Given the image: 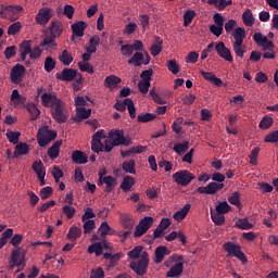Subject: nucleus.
Here are the masks:
<instances>
[{
    "label": "nucleus",
    "instance_id": "nucleus-57",
    "mask_svg": "<svg viewBox=\"0 0 278 278\" xmlns=\"http://www.w3.org/2000/svg\"><path fill=\"white\" fill-rule=\"evenodd\" d=\"M78 68L83 73H89V75H92V73H94V67H92V64H90V63L79 62Z\"/></svg>",
    "mask_w": 278,
    "mask_h": 278
},
{
    "label": "nucleus",
    "instance_id": "nucleus-45",
    "mask_svg": "<svg viewBox=\"0 0 278 278\" xmlns=\"http://www.w3.org/2000/svg\"><path fill=\"white\" fill-rule=\"evenodd\" d=\"M88 253H96L97 257L103 255V245L101 242H96L88 248Z\"/></svg>",
    "mask_w": 278,
    "mask_h": 278
},
{
    "label": "nucleus",
    "instance_id": "nucleus-23",
    "mask_svg": "<svg viewBox=\"0 0 278 278\" xmlns=\"http://www.w3.org/2000/svg\"><path fill=\"white\" fill-rule=\"evenodd\" d=\"M60 147H62V140L55 141L51 148L48 150V156L50 160H55L60 157Z\"/></svg>",
    "mask_w": 278,
    "mask_h": 278
},
{
    "label": "nucleus",
    "instance_id": "nucleus-34",
    "mask_svg": "<svg viewBox=\"0 0 278 278\" xmlns=\"http://www.w3.org/2000/svg\"><path fill=\"white\" fill-rule=\"evenodd\" d=\"M90 114H92V110H86L85 106L76 108V116L79 121H84L86 118H90Z\"/></svg>",
    "mask_w": 278,
    "mask_h": 278
},
{
    "label": "nucleus",
    "instance_id": "nucleus-22",
    "mask_svg": "<svg viewBox=\"0 0 278 278\" xmlns=\"http://www.w3.org/2000/svg\"><path fill=\"white\" fill-rule=\"evenodd\" d=\"M72 161L74 164H88V155L79 150H75L72 153Z\"/></svg>",
    "mask_w": 278,
    "mask_h": 278
},
{
    "label": "nucleus",
    "instance_id": "nucleus-50",
    "mask_svg": "<svg viewBox=\"0 0 278 278\" xmlns=\"http://www.w3.org/2000/svg\"><path fill=\"white\" fill-rule=\"evenodd\" d=\"M55 60L51 56H47L45 60V64H43V68L46 71V73H51V71H53V68H55Z\"/></svg>",
    "mask_w": 278,
    "mask_h": 278
},
{
    "label": "nucleus",
    "instance_id": "nucleus-11",
    "mask_svg": "<svg viewBox=\"0 0 278 278\" xmlns=\"http://www.w3.org/2000/svg\"><path fill=\"white\" fill-rule=\"evenodd\" d=\"M213 21L215 25L213 24L210 26V31L213 34V36H216V38H220L225 27V16H223L220 13H215L213 15Z\"/></svg>",
    "mask_w": 278,
    "mask_h": 278
},
{
    "label": "nucleus",
    "instance_id": "nucleus-19",
    "mask_svg": "<svg viewBox=\"0 0 278 278\" xmlns=\"http://www.w3.org/2000/svg\"><path fill=\"white\" fill-rule=\"evenodd\" d=\"M121 223L124 229H128V231H131V229H134V226L136 225L134 216L127 213L121 215Z\"/></svg>",
    "mask_w": 278,
    "mask_h": 278
},
{
    "label": "nucleus",
    "instance_id": "nucleus-58",
    "mask_svg": "<svg viewBox=\"0 0 278 278\" xmlns=\"http://www.w3.org/2000/svg\"><path fill=\"white\" fill-rule=\"evenodd\" d=\"M243 43H239V42H233L232 43V49L237 55V58H244V53L247 52L243 48H242Z\"/></svg>",
    "mask_w": 278,
    "mask_h": 278
},
{
    "label": "nucleus",
    "instance_id": "nucleus-54",
    "mask_svg": "<svg viewBox=\"0 0 278 278\" xmlns=\"http://www.w3.org/2000/svg\"><path fill=\"white\" fill-rule=\"evenodd\" d=\"M229 203L231 205H236V207H241L242 203H240V192L235 191L229 198H228Z\"/></svg>",
    "mask_w": 278,
    "mask_h": 278
},
{
    "label": "nucleus",
    "instance_id": "nucleus-10",
    "mask_svg": "<svg viewBox=\"0 0 278 278\" xmlns=\"http://www.w3.org/2000/svg\"><path fill=\"white\" fill-rule=\"evenodd\" d=\"M151 227H153V217L146 216L142 219H140L139 224L137 225L134 237L135 238H142L144 233H147Z\"/></svg>",
    "mask_w": 278,
    "mask_h": 278
},
{
    "label": "nucleus",
    "instance_id": "nucleus-49",
    "mask_svg": "<svg viewBox=\"0 0 278 278\" xmlns=\"http://www.w3.org/2000/svg\"><path fill=\"white\" fill-rule=\"evenodd\" d=\"M235 226L238 227V229H243V230L253 229V224L249 223V219L247 218L238 219Z\"/></svg>",
    "mask_w": 278,
    "mask_h": 278
},
{
    "label": "nucleus",
    "instance_id": "nucleus-21",
    "mask_svg": "<svg viewBox=\"0 0 278 278\" xmlns=\"http://www.w3.org/2000/svg\"><path fill=\"white\" fill-rule=\"evenodd\" d=\"M190 207H192V205L190 203H187L184 205L182 208H180L179 211H176L173 215L174 220H177V223H181V220H184L186 216H188V212H190Z\"/></svg>",
    "mask_w": 278,
    "mask_h": 278
},
{
    "label": "nucleus",
    "instance_id": "nucleus-17",
    "mask_svg": "<svg viewBox=\"0 0 278 278\" xmlns=\"http://www.w3.org/2000/svg\"><path fill=\"white\" fill-rule=\"evenodd\" d=\"M154 255V263L162 264V262H164V256L170 255V250H168L166 245H161L155 249Z\"/></svg>",
    "mask_w": 278,
    "mask_h": 278
},
{
    "label": "nucleus",
    "instance_id": "nucleus-46",
    "mask_svg": "<svg viewBox=\"0 0 278 278\" xmlns=\"http://www.w3.org/2000/svg\"><path fill=\"white\" fill-rule=\"evenodd\" d=\"M97 227V223L94 222V219H87L84 222L83 225V229H84V233H92V230H94Z\"/></svg>",
    "mask_w": 278,
    "mask_h": 278
},
{
    "label": "nucleus",
    "instance_id": "nucleus-7",
    "mask_svg": "<svg viewBox=\"0 0 278 278\" xmlns=\"http://www.w3.org/2000/svg\"><path fill=\"white\" fill-rule=\"evenodd\" d=\"M55 138H58V132L49 129V126H42L38 129L37 142L39 147H48V144L53 142Z\"/></svg>",
    "mask_w": 278,
    "mask_h": 278
},
{
    "label": "nucleus",
    "instance_id": "nucleus-30",
    "mask_svg": "<svg viewBox=\"0 0 278 278\" xmlns=\"http://www.w3.org/2000/svg\"><path fill=\"white\" fill-rule=\"evenodd\" d=\"M144 62V54L142 52H136L129 60L128 64L132 66H140Z\"/></svg>",
    "mask_w": 278,
    "mask_h": 278
},
{
    "label": "nucleus",
    "instance_id": "nucleus-4",
    "mask_svg": "<svg viewBox=\"0 0 278 278\" xmlns=\"http://www.w3.org/2000/svg\"><path fill=\"white\" fill-rule=\"evenodd\" d=\"M212 181L206 187H199L197 192L199 194H216V192L225 188V184H223L225 181V175L216 172L212 175Z\"/></svg>",
    "mask_w": 278,
    "mask_h": 278
},
{
    "label": "nucleus",
    "instance_id": "nucleus-35",
    "mask_svg": "<svg viewBox=\"0 0 278 278\" xmlns=\"http://www.w3.org/2000/svg\"><path fill=\"white\" fill-rule=\"evenodd\" d=\"M31 168L36 173L37 177L47 175V170L45 169V165L42 164V161H35L33 163Z\"/></svg>",
    "mask_w": 278,
    "mask_h": 278
},
{
    "label": "nucleus",
    "instance_id": "nucleus-41",
    "mask_svg": "<svg viewBox=\"0 0 278 278\" xmlns=\"http://www.w3.org/2000/svg\"><path fill=\"white\" fill-rule=\"evenodd\" d=\"M190 142L189 141H184L182 143H176L173 148V151L177 153L178 155H184L186 151H188Z\"/></svg>",
    "mask_w": 278,
    "mask_h": 278
},
{
    "label": "nucleus",
    "instance_id": "nucleus-40",
    "mask_svg": "<svg viewBox=\"0 0 278 278\" xmlns=\"http://www.w3.org/2000/svg\"><path fill=\"white\" fill-rule=\"evenodd\" d=\"M215 212H217L218 214H227L228 212H231V205H229L227 201L219 202L215 206Z\"/></svg>",
    "mask_w": 278,
    "mask_h": 278
},
{
    "label": "nucleus",
    "instance_id": "nucleus-3",
    "mask_svg": "<svg viewBox=\"0 0 278 278\" xmlns=\"http://www.w3.org/2000/svg\"><path fill=\"white\" fill-rule=\"evenodd\" d=\"M62 31H64L62 24L58 21H53L50 26L51 36H46L39 47L45 51L58 50V42H55V38H60V36H62Z\"/></svg>",
    "mask_w": 278,
    "mask_h": 278
},
{
    "label": "nucleus",
    "instance_id": "nucleus-28",
    "mask_svg": "<svg viewBox=\"0 0 278 278\" xmlns=\"http://www.w3.org/2000/svg\"><path fill=\"white\" fill-rule=\"evenodd\" d=\"M29 153V144L25 142H20L15 146L14 156L18 157L21 155H27Z\"/></svg>",
    "mask_w": 278,
    "mask_h": 278
},
{
    "label": "nucleus",
    "instance_id": "nucleus-60",
    "mask_svg": "<svg viewBox=\"0 0 278 278\" xmlns=\"http://www.w3.org/2000/svg\"><path fill=\"white\" fill-rule=\"evenodd\" d=\"M121 53H122V55L129 58V56L134 55V47L131 45H123L121 47Z\"/></svg>",
    "mask_w": 278,
    "mask_h": 278
},
{
    "label": "nucleus",
    "instance_id": "nucleus-9",
    "mask_svg": "<svg viewBox=\"0 0 278 278\" xmlns=\"http://www.w3.org/2000/svg\"><path fill=\"white\" fill-rule=\"evenodd\" d=\"M172 178L174 179L175 184H177V186L186 187L190 186V182L194 179V176L189 170L181 169L173 174Z\"/></svg>",
    "mask_w": 278,
    "mask_h": 278
},
{
    "label": "nucleus",
    "instance_id": "nucleus-51",
    "mask_svg": "<svg viewBox=\"0 0 278 278\" xmlns=\"http://www.w3.org/2000/svg\"><path fill=\"white\" fill-rule=\"evenodd\" d=\"M142 247L141 245H137L131 251L128 252V257L130 260H138L140 258V255H142Z\"/></svg>",
    "mask_w": 278,
    "mask_h": 278
},
{
    "label": "nucleus",
    "instance_id": "nucleus-12",
    "mask_svg": "<svg viewBox=\"0 0 278 278\" xmlns=\"http://www.w3.org/2000/svg\"><path fill=\"white\" fill-rule=\"evenodd\" d=\"M51 16H52L51 9L42 8L36 14V17H35L36 24L45 27L49 23V21H51Z\"/></svg>",
    "mask_w": 278,
    "mask_h": 278
},
{
    "label": "nucleus",
    "instance_id": "nucleus-29",
    "mask_svg": "<svg viewBox=\"0 0 278 278\" xmlns=\"http://www.w3.org/2000/svg\"><path fill=\"white\" fill-rule=\"evenodd\" d=\"M136 185V181H134V177L126 176L123 178V181L121 184V189L124 190V192H129L131 188Z\"/></svg>",
    "mask_w": 278,
    "mask_h": 278
},
{
    "label": "nucleus",
    "instance_id": "nucleus-42",
    "mask_svg": "<svg viewBox=\"0 0 278 278\" xmlns=\"http://www.w3.org/2000/svg\"><path fill=\"white\" fill-rule=\"evenodd\" d=\"M273 123H275V119H273V117L265 115L260 124L258 127L260 129H270V127H273Z\"/></svg>",
    "mask_w": 278,
    "mask_h": 278
},
{
    "label": "nucleus",
    "instance_id": "nucleus-59",
    "mask_svg": "<svg viewBox=\"0 0 278 278\" xmlns=\"http://www.w3.org/2000/svg\"><path fill=\"white\" fill-rule=\"evenodd\" d=\"M63 214H65L66 218L68 220H71V218H73V216H75L77 210H75V207L71 206V205H64L62 208Z\"/></svg>",
    "mask_w": 278,
    "mask_h": 278
},
{
    "label": "nucleus",
    "instance_id": "nucleus-38",
    "mask_svg": "<svg viewBox=\"0 0 278 278\" xmlns=\"http://www.w3.org/2000/svg\"><path fill=\"white\" fill-rule=\"evenodd\" d=\"M194 16H197V12H194V10H187L184 13V26L189 27L194 20Z\"/></svg>",
    "mask_w": 278,
    "mask_h": 278
},
{
    "label": "nucleus",
    "instance_id": "nucleus-1",
    "mask_svg": "<svg viewBox=\"0 0 278 278\" xmlns=\"http://www.w3.org/2000/svg\"><path fill=\"white\" fill-rule=\"evenodd\" d=\"M105 138V130L103 129L93 134L91 138V151H93V153H111L114 147H121V144L125 142L123 130H111L109 132V138ZM103 139H105L104 142L101 141Z\"/></svg>",
    "mask_w": 278,
    "mask_h": 278
},
{
    "label": "nucleus",
    "instance_id": "nucleus-39",
    "mask_svg": "<svg viewBox=\"0 0 278 278\" xmlns=\"http://www.w3.org/2000/svg\"><path fill=\"white\" fill-rule=\"evenodd\" d=\"M211 218L213 223H215L218 226L225 225V215H223V213L214 212L211 208Z\"/></svg>",
    "mask_w": 278,
    "mask_h": 278
},
{
    "label": "nucleus",
    "instance_id": "nucleus-26",
    "mask_svg": "<svg viewBox=\"0 0 278 278\" xmlns=\"http://www.w3.org/2000/svg\"><path fill=\"white\" fill-rule=\"evenodd\" d=\"M78 238H81V228L72 226L67 232V240H71V242H76Z\"/></svg>",
    "mask_w": 278,
    "mask_h": 278
},
{
    "label": "nucleus",
    "instance_id": "nucleus-32",
    "mask_svg": "<svg viewBox=\"0 0 278 278\" xmlns=\"http://www.w3.org/2000/svg\"><path fill=\"white\" fill-rule=\"evenodd\" d=\"M21 252L18 250H13L11 254V270L14 266H23V260H20Z\"/></svg>",
    "mask_w": 278,
    "mask_h": 278
},
{
    "label": "nucleus",
    "instance_id": "nucleus-8",
    "mask_svg": "<svg viewBox=\"0 0 278 278\" xmlns=\"http://www.w3.org/2000/svg\"><path fill=\"white\" fill-rule=\"evenodd\" d=\"M23 12V7L21 5H0V18H10V21H16V16Z\"/></svg>",
    "mask_w": 278,
    "mask_h": 278
},
{
    "label": "nucleus",
    "instance_id": "nucleus-2",
    "mask_svg": "<svg viewBox=\"0 0 278 278\" xmlns=\"http://www.w3.org/2000/svg\"><path fill=\"white\" fill-rule=\"evenodd\" d=\"M41 105L43 108H50L52 118L55 119L56 123L62 125L68 121V114L66 113V104L62 99L58 98L55 92H45L41 96Z\"/></svg>",
    "mask_w": 278,
    "mask_h": 278
},
{
    "label": "nucleus",
    "instance_id": "nucleus-6",
    "mask_svg": "<svg viewBox=\"0 0 278 278\" xmlns=\"http://www.w3.org/2000/svg\"><path fill=\"white\" fill-rule=\"evenodd\" d=\"M223 247L224 251L228 253V257H237V260H239V262H241L242 264L249 263L247 255L244 254V252H242V247H240L239 244L227 241L226 243H224Z\"/></svg>",
    "mask_w": 278,
    "mask_h": 278
},
{
    "label": "nucleus",
    "instance_id": "nucleus-20",
    "mask_svg": "<svg viewBox=\"0 0 278 278\" xmlns=\"http://www.w3.org/2000/svg\"><path fill=\"white\" fill-rule=\"evenodd\" d=\"M31 53V41L25 40L20 45V55L22 62H25L27 55H30Z\"/></svg>",
    "mask_w": 278,
    "mask_h": 278
},
{
    "label": "nucleus",
    "instance_id": "nucleus-53",
    "mask_svg": "<svg viewBox=\"0 0 278 278\" xmlns=\"http://www.w3.org/2000/svg\"><path fill=\"white\" fill-rule=\"evenodd\" d=\"M21 27H23L21 22H15V23L11 24L8 28V35L16 36V34H18V31H21Z\"/></svg>",
    "mask_w": 278,
    "mask_h": 278
},
{
    "label": "nucleus",
    "instance_id": "nucleus-15",
    "mask_svg": "<svg viewBox=\"0 0 278 278\" xmlns=\"http://www.w3.org/2000/svg\"><path fill=\"white\" fill-rule=\"evenodd\" d=\"M23 75H25V66L17 63L11 70L12 84H21L23 81Z\"/></svg>",
    "mask_w": 278,
    "mask_h": 278
},
{
    "label": "nucleus",
    "instance_id": "nucleus-56",
    "mask_svg": "<svg viewBox=\"0 0 278 278\" xmlns=\"http://www.w3.org/2000/svg\"><path fill=\"white\" fill-rule=\"evenodd\" d=\"M126 104L130 118H136V104H134V100L126 98Z\"/></svg>",
    "mask_w": 278,
    "mask_h": 278
},
{
    "label": "nucleus",
    "instance_id": "nucleus-27",
    "mask_svg": "<svg viewBox=\"0 0 278 278\" xmlns=\"http://www.w3.org/2000/svg\"><path fill=\"white\" fill-rule=\"evenodd\" d=\"M235 42L243 43L244 38H247V30L242 27H237L235 31L231 33Z\"/></svg>",
    "mask_w": 278,
    "mask_h": 278
},
{
    "label": "nucleus",
    "instance_id": "nucleus-33",
    "mask_svg": "<svg viewBox=\"0 0 278 278\" xmlns=\"http://www.w3.org/2000/svg\"><path fill=\"white\" fill-rule=\"evenodd\" d=\"M98 231L102 238L105 236H114V231L112 230V227H110V224H108V222H103L99 227Z\"/></svg>",
    "mask_w": 278,
    "mask_h": 278
},
{
    "label": "nucleus",
    "instance_id": "nucleus-13",
    "mask_svg": "<svg viewBox=\"0 0 278 278\" xmlns=\"http://www.w3.org/2000/svg\"><path fill=\"white\" fill-rule=\"evenodd\" d=\"M99 181L100 184H105L104 191L110 194L116 186H118V181L113 176H103V174L99 173Z\"/></svg>",
    "mask_w": 278,
    "mask_h": 278
},
{
    "label": "nucleus",
    "instance_id": "nucleus-16",
    "mask_svg": "<svg viewBox=\"0 0 278 278\" xmlns=\"http://www.w3.org/2000/svg\"><path fill=\"white\" fill-rule=\"evenodd\" d=\"M77 77V70L63 68L62 72L56 73V79L60 81H73Z\"/></svg>",
    "mask_w": 278,
    "mask_h": 278
},
{
    "label": "nucleus",
    "instance_id": "nucleus-61",
    "mask_svg": "<svg viewBox=\"0 0 278 278\" xmlns=\"http://www.w3.org/2000/svg\"><path fill=\"white\" fill-rule=\"evenodd\" d=\"M264 142H271V144L278 142V130L267 134L264 138Z\"/></svg>",
    "mask_w": 278,
    "mask_h": 278
},
{
    "label": "nucleus",
    "instance_id": "nucleus-44",
    "mask_svg": "<svg viewBox=\"0 0 278 278\" xmlns=\"http://www.w3.org/2000/svg\"><path fill=\"white\" fill-rule=\"evenodd\" d=\"M242 21L244 23V25H247L248 27H253V13L251 12V10L247 9L243 14H242Z\"/></svg>",
    "mask_w": 278,
    "mask_h": 278
},
{
    "label": "nucleus",
    "instance_id": "nucleus-47",
    "mask_svg": "<svg viewBox=\"0 0 278 278\" xmlns=\"http://www.w3.org/2000/svg\"><path fill=\"white\" fill-rule=\"evenodd\" d=\"M5 136L11 144H18V139L21 138L20 131L8 130Z\"/></svg>",
    "mask_w": 278,
    "mask_h": 278
},
{
    "label": "nucleus",
    "instance_id": "nucleus-18",
    "mask_svg": "<svg viewBox=\"0 0 278 278\" xmlns=\"http://www.w3.org/2000/svg\"><path fill=\"white\" fill-rule=\"evenodd\" d=\"M86 27H88L86 22L79 21L72 25V33L74 36H77V38H84V31H86Z\"/></svg>",
    "mask_w": 278,
    "mask_h": 278
},
{
    "label": "nucleus",
    "instance_id": "nucleus-52",
    "mask_svg": "<svg viewBox=\"0 0 278 278\" xmlns=\"http://www.w3.org/2000/svg\"><path fill=\"white\" fill-rule=\"evenodd\" d=\"M156 115L152 113H146L138 115L137 121L138 123H151V121H155Z\"/></svg>",
    "mask_w": 278,
    "mask_h": 278
},
{
    "label": "nucleus",
    "instance_id": "nucleus-62",
    "mask_svg": "<svg viewBox=\"0 0 278 278\" xmlns=\"http://www.w3.org/2000/svg\"><path fill=\"white\" fill-rule=\"evenodd\" d=\"M167 68L173 73V75H177V73H179V64H177V61L175 60H169L167 62Z\"/></svg>",
    "mask_w": 278,
    "mask_h": 278
},
{
    "label": "nucleus",
    "instance_id": "nucleus-36",
    "mask_svg": "<svg viewBox=\"0 0 278 278\" xmlns=\"http://www.w3.org/2000/svg\"><path fill=\"white\" fill-rule=\"evenodd\" d=\"M60 62H62V64H64V66H71L72 62H73V55L71 54V52H68V50H63L61 55L59 56Z\"/></svg>",
    "mask_w": 278,
    "mask_h": 278
},
{
    "label": "nucleus",
    "instance_id": "nucleus-63",
    "mask_svg": "<svg viewBox=\"0 0 278 278\" xmlns=\"http://www.w3.org/2000/svg\"><path fill=\"white\" fill-rule=\"evenodd\" d=\"M207 3L210 5H215V8L219 12H223V10H225V8H226L225 0H208Z\"/></svg>",
    "mask_w": 278,
    "mask_h": 278
},
{
    "label": "nucleus",
    "instance_id": "nucleus-55",
    "mask_svg": "<svg viewBox=\"0 0 278 278\" xmlns=\"http://www.w3.org/2000/svg\"><path fill=\"white\" fill-rule=\"evenodd\" d=\"M150 97L154 101V103H157L159 105H164L166 104V100L162 98L157 92H155V89L150 90Z\"/></svg>",
    "mask_w": 278,
    "mask_h": 278
},
{
    "label": "nucleus",
    "instance_id": "nucleus-43",
    "mask_svg": "<svg viewBox=\"0 0 278 278\" xmlns=\"http://www.w3.org/2000/svg\"><path fill=\"white\" fill-rule=\"evenodd\" d=\"M26 109L31 116V121H37L38 116H40V109H38V106H36L34 103H29Z\"/></svg>",
    "mask_w": 278,
    "mask_h": 278
},
{
    "label": "nucleus",
    "instance_id": "nucleus-5",
    "mask_svg": "<svg viewBox=\"0 0 278 278\" xmlns=\"http://www.w3.org/2000/svg\"><path fill=\"white\" fill-rule=\"evenodd\" d=\"M129 268H131L134 274L138 275V277H144L149 270V252L143 251L137 261H131Z\"/></svg>",
    "mask_w": 278,
    "mask_h": 278
},
{
    "label": "nucleus",
    "instance_id": "nucleus-14",
    "mask_svg": "<svg viewBox=\"0 0 278 278\" xmlns=\"http://www.w3.org/2000/svg\"><path fill=\"white\" fill-rule=\"evenodd\" d=\"M217 55L225 60L226 62H233V56L231 55V50L225 46V42H219L215 46Z\"/></svg>",
    "mask_w": 278,
    "mask_h": 278
},
{
    "label": "nucleus",
    "instance_id": "nucleus-48",
    "mask_svg": "<svg viewBox=\"0 0 278 278\" xmlns=\"http://www.w3.org/2000/svg\"><path fill=\"white\" fill-rule=\"evenodd\" d=\"M52 195H53L52 187H43L39 191V197L42 201H47V199H51Z\"/></svg>",
    "mask_w": 278,
    "mask_h": 278
},
{
    "label": "nucleus",
    "instance_id": "nucleus-25",
    "mask_svg": "<svg viewBox=\"0 0 278 278\" xmlns=\"http://www.w3.org/2000/svg\"><path fill=\"white\" fill-rule=\"evenodd\" d=\"M181 273H184V263H177L176 265L170 267V269L166 274V277H169V278L179 277Z\"/></svg>",
    "mask_w": 278,
    "mask_h": 278
},
{
    "label": "nucleus",
    "instance_id": "nucleus-24",
    "mask_svg": "<svg viewBox=\"0 0 278 278\" xmlns=\"http://www.w3.org/2000/svg\"><path fill=\"white\" fill-rule=\"evenodd\" d=\"M202 77H204V79H206V81H211V84H214V86H223V80L218 77H216V75H214V73L211 72H204L201 71L200 72Z\"/></svg>",
    "mask_w": 278,
    "mask_h": 278
},
{
    "label": "nucleus",
    "instance_id": "nucleus-31",
    "mask_svg": "<svg viewBox=\"0 0 278 278\" xmlns=\"http://www.w3.org/2000/svg\"><path fill=\"white\" fill-rule=\"evenodd\" d=\"M118 84H121V78L115 75L108 76L104 79V86L106 88H116Z\"/></svg>",
    "mask_w": 278,
    "mask_h": 278
},
{
    "label": "nucleus",
    "instance_id": "nucleus-37",
    "mask_svg": "<svg viewBox=\"0 0 278 278\" xmlns=\"http://www.w3.org/2000/svg\"><path fill=\"white\" fill-rule=\"evenodd\" d=\"M123 170L129 175H136V161L129 160L123 163Z\"/></svg>",
    "mask_w": 278,
    "mask_h": 278
},
{
    "label": "nucleus",
    "instance_id": "nucleus-64",
    "mask_svg": "<svg viewBox=\"0 0 278 278\" xmlns=\"http://www.w3.org/2000/svg\"><path fill=\"white\" fill-rule=\"evenodd\" d=\"M140 77L142 78L141 81L151 83V77H153V68H149L141 72Z\"/></svg>",
    "mask_w": 278,
    "mask_h": 278
}]
</instances>
